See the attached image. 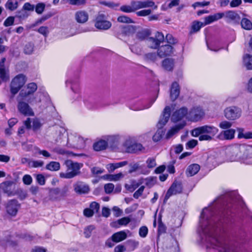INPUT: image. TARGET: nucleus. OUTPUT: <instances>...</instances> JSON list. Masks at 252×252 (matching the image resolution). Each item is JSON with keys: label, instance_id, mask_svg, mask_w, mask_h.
I'll return each instance as SVG.
<instances>
[{"label": "nucleus", "instance_id": "39", "mask_svg": "<svg viewBox=\"0 0 252 252\" xmlns=\"http://www.w3.org/2000/svg\"><path fill=\"white\" fill-rule=\"evenodd\" d=\"M164 134V131L162 128H158L153 136V140L155 142L159 141Z\"/></svg>", "mask_w": 252, "mask_h": 252}, {"label": "nucleus", "instance_id": "44", "mask_svg": "<svg viewBox=\"0 0 252 252\" xmlns=\"http://www.w3.org/2000/svg\"><path fill=\"white\" fill-rule=\"evenodd\" d=\"M29 164L31 167L37 168L42 167L44 162L42 160H32L29 162Z\"/></svg>", "mask_w": 252, "mask_h": 252}, {"label": "nucleus", "instance_id": "22", "mask_svg": "<svg viewBox=\"0 0 252 252\" xmlns=\"http://www.w3.org/2000/svg\"><path fill=\"white\" fill-rule=\"evenodd\" d=\"M235 132L232 128L222 131L219 135V138L221 140H232L234 138Z\"/></svg>", "mask_w": 252, "mask_h": 252}, {"label": "nucleus", "instance_id": "46", "mask_svg": "<svg viewBox=\"0 0 252 252\" xmlns=\"http://www.w3.org/2000/svg\"><path fill=\"white\" fill-rule=\"evenodd\" d=\"M117 20L118 22L124 23H133L132 20L129 17L122 15L118 17Z\"/></svg>", "mask_w": 252, "mask_h": 252}, {"label": "nucleus", "instance_id": "27", "mask_svg": "<svg viewBox=\"0 0 252 252\" xmlns=\"http://www.w3.org/2000/svg\"><path fill=\"white\" fill-rule=\"evenodd\" d=\"M127 237V234L124 231H120L114 233L111 238L115 243H119L124 240Z\"/></svg>", "mask_w": 252, "mask_h": 252}, {"label": "nucleus", "instance_id": "63", "mask_svg": "<svg viewBox=\"0 0 252 252\" xmlns=\"http://www.w3.org/2000/svg\"><path fill=\"white\" fill-rule=\"evenodd\" d=\"M104 170L99 167H94L91 168V172L94 175H97L103 173Z\"/></svg>", "mask_w": 252, "mask_h": 252}, {"label": "nucleus", "instance_id": "15", "mask_svg": "<svg viewBox=\"0 0 252 252\" xmlns=\"http://www.w3.org/2000/svg\"><path fill=\"white\" fill-rule=\"evenodd\" d=\"M171 114V109L169 106H166L164 109L162 115L157 124L158 128H162L169 120Z\"/></svg>", "mask_w": 252, "mask_h": 252}, {"label": "nucleus", "instance_id": "45", "mask_svg": "<svg viewBox=\"0 0 252 252\" xmlns=\"http://www.w3.org/2000/svg\"><path fill=\"white\" fill-rule=\"evenodd\" d=\"M34 45L32 43H27L24 48V53L26 54L30 55L33 51Z\"/></svg>", "mask_w": 252, "mask_h": 252}, {"label": "nucleus", "instance_id": "55", "mask_svg": "<svg viewBox=\"0 0 252 252\" xmlns=\"http://www.w3.org/2000/svg\"><path fill=\"white\" fill-rule=\"evenodd\" d=\"M105 192L107 194H110L113 191L114 189V185L112 183L106 184L104 187Z\"/></svg>", "mask_w": 252, "mask_h": 252}, {"label": "nucleus", "instance_id": "64", "mask_svg": "<svg viewBox=\"0 0 252 252\" xmlns=\"http://www.w3.org/2000/svg\"><path fill=\"white\" fill-rule=\"evenodd\" d=\"M14 22V18L10 16L8 17L4 22L3 25L5 27H8L13 24Z\"/></svg>", "mask_w": 252, "mask_h": 252}, {"label": "nucleus", "instance_id": "23", "mask_svg": "<svg viewBox=\"0 0 252 252\" xmlns=\"http://www.w3.org/2000/svg\"><path fill=\"white\" fill-rule=\"evenodd\" d=\"M241 159L252 158V146L240 145Z\"/></svg>", "mask_w": 252, "mask_h": 252}, {"label": "nucleus", "instance_id": "4", "mask_svg": "<svg viewBox=\"0 0 252 252\" xmlns=\"http://www.w3.org/2000/svg\"><path fill=\"white\" fill-rule=\"evenodd\" d=\"M64 164L66 168V172L60 173L61 177L71 179L80 174V170L83 166L82 164L73 162L71 160H65Z\"/></svg>", "mask_w": 252, "mask_h": 252}, {"label": "nucleus", "instance_id": "21", "mask_svg": "<svg viewBox=\"0 0 252 252\" xmlns=\"http://www.w3.org/2000/svg\"><path fill=\"white\" fill-rule=\"evenodd\" d=\"M187 109L183 107L174 112L171 117V120L174 122H177L182 120L185 116H187Z\"/></svg>", "mask_w": 252, "mask_h": 252}, {"label": "nucleus", "instance_id": "43", "mask_svg": "<svg viewBox=\"0 0 252 252\" xmlns=\"http://www.w3.org/2000/svg\"><path fill=\"white\" fill-rule=\"evenodd\" d=\"M141 183L142 182H133L131 185L126 184L125 185V188L128 191L133 192L135 189H136L138 187L140 186Z\"/></svg>", "mask_w": 252, "mask_h": 252}, {"label": "nucleus", "instance_id": "58", "mask_svg": "<svg viewBox=\"0 0 252 252\" xmlns=\"http://www.w3.org/2000/svg\"><path fill=\"white\" fill-rule=\"evenodd\" d=\"M23 182L24 184L26 185H30L32 182V179L30 175H25L22 179Z\"/></svg>", "mask_w": 252, "mask_h": 252}, {"label": "nucleus", "instance_id": "9", "mask_svg": "<svg viewBox=\"0 0 252 252\" xmlns=\"http://www.w3.org/2000/svg\"><path fill=\"white\" fill-rule=\"evenodd\" d=\"M242 110L240 108L231 106L226 107L224 110L225 117L228 120L234 121L239 119L242 115Z\"/></svg>", "mask_w": 252, "mask_h": 252}, {"label": "nucleus", "instance_id": "20", "mask_svg": "<svg viewBox=\"0 0 252 252\" xmlns=\"http://www.w3.org/2000/svg\"><path fill=\"white\" fill-rule=\"evenodd\" d=\"M106 140L107 146L111 148L116 147L121 139V137L118 135H107L104 137Z\"/></svg>", "mask_w": 252, "mask_h": 252}, {"label": "nucleus", "instance_id": "11", "mask_svg": "<svg viewBox=\"0 0 252 252\" xmlns=\"http://www.w3.org/2000/svg\"><path fill=\"white\" fill-rule=\"evenodd\" d=\"M164 37L161 32H156L154 37L147 38V42L149 46L153 49H157L160 44L163 42Z\"/></svg>", "mask_w": 252, "mask_h": 252}, {"label": "nucleus", "instance_id": "14", "mask_svg": "<svg viewBox=\"0 0 252 252\" xmlns=\"http://www.w3.org/2000/svg\"><path fill=\"white\" fill-rule=\"evenodd\" d=\"M73 187L75 192L79 194H87L90 191L89 186L82 181H77L73 184Z\"/></svg>", "mask_w": 252, "mask_h": 252}, {"label": "nucleus", "instance_id": "19", "mask_svg": "<svg viewBox=\"0 0 252 252\" xmlns=\"http://www.w3.org/2000/svg\"><path fill=\"white\" fill-rule=\"evenodd\" d=\"M19 208V204L18 201L15 200H11L7 203L6 211L9 215L12 216H15L18 212Z\"/></svg>", "mask_w": 252, "mask_h": 252}, {"label": "nucleus", "instance_id": "48", "mask_svg": "<svg viewBox=\"0 0 252 252\" xmlns=\"http://www.w3.org/2000/svg\"><path fill=\"white\" fill-rule=\"evenodd\" d=\"M0 77L3 81H7L9 79V76L5 68H0Z\"/></svg>", "mask_w": 252, "mask_h": 252}, {"label": "nucleus", "instance_id": "40", "mask_svg": "<svg viewBox=\"0 0 252 252\" xmlns=\"http://www.w3.org/2000/svg\"><path fill=\"white\" fill-rule=\"evenodd\" d=\"M29 13L23 8L17 12L16 17L21 20H23L27 18L29 16Z\"/></svg>", "mask_w": 252, "mask_h": 252}, {"label": "nucleus", "instance_id": "31", "mask_svg": "<svg viewBox=\"0 0 252 252\" xmlns=\"http://www.w3.org/2000/svg\"><path fill=\"white\" fill-rule=\"evenodd\" d=\"M124 177V175L120 172L116 174H107L103 176V178L110 181H118Z\"/></svg>", "mask_w": 252, "mask_h": 252}, {"label": "nucleus", "instance_id": "36", "mask_svg": "<svg viewBox=\"0 0 252 252\" xmlns=\"http://www.w3.org/2000/svg\"><path fill=\"white\" fill-rule=\"evenodd\" d=\"M143 149V147L141 144L135 143L134 141L131 147L129 148L128 150V153H136L138 151H141Z\"/></svg>", "mask_w": 252, "mask_h": 252}, {"label": "nucleus", "instance_id": "49", "mask_svg": "<svg viewBox=\"0 0 252 252\" xmlns=\"http://www.w3.org/2000/svg\"><path fill=\"white\" fill-rule=\"evenodd\" d=\"M95 229L94 225H90L84 229V234L86 238L90 237L92 231Z\"/></svg>", "mask_w": 252, "mask_h": 252}, {"label": "nucleus", "instance_id": "57", "mask_svg": "<svg viewBox=\"0 0 252 252\" xmlns=\"http://www.w3.org/2000/svg\"><path fill=\"white\" fill-rule=\"evenodd\" d=\"M148 232V229L145 226H143L139 228V234L141 237L145 238L146 237Z\"/></svg>", "mask_w": 252, "mask_h": 252}, {"label": "nucleus", "instance_id": "34", "mask_svg": "<svg viewBox=\"0 0 252 252\" xmlns=\"http://www.w3.org/2000/svg\"><path fill=\"white\" fill-rule=\"evenodd\" d=\"M18 1L17 0H8L5 6L7 9L13 11L18 7Z\"/></svg>", "mask_w": 252, "mask_h": 252}, {"label": "nucleus", "instance_id": "5", "mask_svg": "<svg viewBox=\"0 0 252 252\" xmlns=\"http://www.w3.org/2000/svg\"><path fill=\"white\" fill-rule=\"evenodd\" d=\"M227 160L230 161H238L241 159L240 145H235L228 147L226 150Z\"/></svg>", "mask_w": 252, "mask_h": 252}, {"label": "nucleus", "instance_id": "60", "mask_svg": "<svg viewBox=\"0 0 252 252\" xmlns=\"http://www.w3.org/2000/svg\"><path fill=\"white\" fill-rule=\"evenodd\" d=\"M144 189L145 187L144 186H141L134 193L133 197L138 199L142 194Z\"/></svg>", "mask_w": 252, "mask_h": 252}, {"label": "nucleus", "instance_id": "30", "mask_svg": "<svg viewBox=\"0 0 252 252\" xmlns=\"http://www.w3.org/2000/svg\"><path fill=\"white\" fill-rule=\"evenodd\" d=\"M243 65L248 70H252V55L246 54L244 56Z\"/></svg>", "mask_w": 252, "mask_h": 252}, {"label": "nucleus", "instance_id": "51", "mask_svg": "<svg viewBox=\"0 0 252 252\" xmlns=\"http://www.w3.org/2000/svg\"><path fill=\"white\" fill-rule=\"evenodd\" d=\"M148 35V32L146 30H142L136 33V38L140 40H143Z\"/></svg>", "mask_w": 252, "mask_h": 252}, {"label": "nucleus", "instance_id": "10", "mask_svg": "<svg viewBox=\"0 0 252 252\" xmlns=\"http://www.w3.org/2000/svg\"><path fill=\"white\" fill-rule=\"evenodd\" d=\"M26 98L20 95H18L17 100L18 101L17 108L19 111L25 116H32L34 113L29 104L24 102Z\"/></svg>", "mask_w": 252, "mask_h": 252}, {"label": "nucleus", "instance_id": "54", "mask_svg": "<svg viewBox=\"0 0 252 252\" xmlns=\"http://www.w3.org/2000/svg\"><path fill=\"white\" fill-rule=\"evenodd\" d=\"M198 144V141L195 139H191L186 144V148L187 149H193Z\"/></svg>", "mask_w": 252, "mask_h": 252}, {"label": "nucleus", "instance_id": "38", "mask_svg": "<svg viewBox=\"0 0 252 252\" xmlns=\"http://www.w3.org/2000/svg\"><path fill=\"white\" fill-rule=\"evenodd\" d=\"M242 27L247 30L252 29V23L250 20L247 18H243L241 22Z\"/></svg>", "mask_w": 252, "mask_h": 252}, {"label": "nucleus", "instance_id": "53", "mask_svg": "<svg viewBox=\"0 0 252 252\" xmlns=\"http://www.w3.org/2000/svg\"><path fill=\"white\" fill-rule=\"evenodd\" d=\"M130 221L131 219L129 217H124L118 220L117 222L120 225H126L130 222Z\"/></svg>", "mask_w": 252, "mask_h": 252}, {"label": "nucleus", "instance_id": "18", "mask_svg": "<svg viewBox=\"0 0 252 252\" xmlns=\"http://www.w3.org/2000/svg\"><path fill=\"white\" fill-rule=\"evenodd\" d=\"M173 53V48L172 46L166 44L160 46L158 50V54L160 58L171 56Z\"/></svg>", "mask_w": 252, "mask_h": 252}, {"label": "nucleus", "instance_id": "25", "mask_svg": "<svg viewBox=\"0 0 252 252\" xmlns=\"http://www.w3.org/2000/svg\"><path fill=\"white\" fill-rule=\"evenodd\" d=\"M180 94V89L179 84L175 82L172 83L171 91L170 97L172 101L176 100Z\"/></svg>", "mask_w": 252, "mask_h": 252}, {"label": "nucleus", "instance_id": "62", "mask_svg": "<svg viewBox=\"0 0 252 252\" xmlns=\"http://www.w3.org/2000/svg\"><path fill=\"white\" fill-rule=\"evenodd\" d=\"M99 204L96 202H93L90 205V209H91L94 213H97L99 209Z\"/></svg>", "mask_w": 252, "mask_h": 252}, {"label": "nucleus", "instance_id": "59", "mask_svg": "<svg viewBox=\"0 0 252 252\" xmlns=\"http://www.w3.org/2000/svg\"><path fill=\"white\" fill-rule=\"evenodd\" d=\"M231 126L232 124L227 121H223L219 124V126L222 129L229 128Z\"/></svg>", "mask_w": 252, "mask_h": 252}, {"label": "nucleus", "instance_id": "37", "mask_svg": "<svg viewBox=\"0 0 252 252\" xmlns=\"http://www.w3.org/2000/svg\"><path fill=\"white\" fill-rule=\"evenodd\" d=\"M134 140L131 137L127 138L123 144V150L128 153L129 148H131Z\"/></svg>", "mask_w": 252, "mask_h": 252}, {"label": "nucleus", "instance_id": "7", "mask_svg": "<svg viewBox=\"0 0 252 252\" xmlns=\"http://www.w3.org/2000/svg\"><path fill=\"white\" fill-rule=\"evenodd\" d=\"M85 143L84 139L76 133L70 134L68 136L67 145L68 147L81 149L85 146Z\"/></svg>", "mask_w": 252, "mask_h": 252}, {"label": "nucleus", "instance_id": "2", "mask_svg": "<svg viewBox=\"0 0 252 252\" xmlns=\"http://www.w3.org/2000/svg\"><path fill=\"white\" fill-rule=\"evenodd\" d=\"M218 131V128L214 126L205 125L192 129L191 134L193 137H198L200 141H210Z\"/></svg>", "mask_w": 252, "mask_h": 252}, {"label": "nucleus", "instance_id": "52", "mask_svg": "<svg viewBox=\"0 0 252 252\" xmlns=\"http://www.w3.org/2000/svg\"><path fill=\"white\" fill-rule=\"evenodd\" d=\"M120 10L126 13H131L133 12V9L132 7V4L130 2V5H124L120 7Z\"/></svg>", "mask_w": 252, "mask_h": 252}, {"label": "nucleus", "instance_id": "35", "mask_svg": "<svg viewBox=\"0 0 252 252\" xmlns=\"http://www.w3.org/2000/svg\"><path fill=\"white\" fill-rule=\"evenodd\" d=\"M46 168L50 171H58L60 168V164L58 162L51 161L46 165Z\"/></svg>", "mask_w": 252, "mask_h": 252}, {"label": "nucleus", "instance_id": "29", "mask_svg": "<svg viewBox=\"0 0 252 252\" xmlns=\"http://www.w3.org/2000/svg\"><path fill=\"white\" fill-rule=\"evenodd\" d=\"M107 147L106 140L104 138L103 139H101L94 143L93 146L94 149L96 151H100L105 150Z\"/></svg>", "mask_w": 252, "mask_h": 252}, {"label": "nucleus", "instance_id": "33", "mask_svg": "<svg viewBox=\"0 0 252 252\" xmlns=\"http://www.w3.org/2000/svg\"><path fill=\"white\" fill-rule=\"evenodd\" d=\"M207 16L204 18V22L202 23L198 21H194L192 23L191 26V30L193 32H198L200 28L204 26L207 25L208 24H206V18Z\"/></svg>", "mask_w": 252, "mask_h": 252}, {"label": "nucleus", "instance_id": "47", "mask_svg": "<svg viewBox=\"0 0 252 252\" xmlns=\"http://www.w3.org/2000/svg\"><path fill=\"white\" fill-rule=\"evenodd\" d=\"M34 8L35 12L38 14H41L45 9V4L44 3L40 2L37 3Z\"/></svg>", "mask_w": 252, "mask_h": 252}, {"label": "nucleus", "instance_id": "26", "mask_svg": "<svg viewBox=\"0 0 252 252\" xmlns=\"http://www.w3.org/2000/svg\"><path fill=\"white\" fill-rule=\"evenodd\" d=\"M88 14L84 11H79L75 13V19L77 22L84 23L88 20Z\"/></svg>", "mask_w": 252, "mask_h": 252}, {"label": "nucleus", "instance_id": "13", "mask_svg": "<svg viewBox=\"0 0 252 252\" xmlns=\"http://www.w3.org/2000/svg\"><path fill=\"white\" fill-rule=\"evenodd\" d=\"M131 3L134 12L139 9L151 7L154 6H155V9L157 8V6L155 5V2L151 0H146L144 1L132 0L131 1Z\"/></svg>", "mask_w": 252, "mask_h": 252}, {"label": "nucleus", "instance_id": "56", "mask_svg": "<svg viewBox=\"0 0 252 252\" xmlns=\"http://www.w3.org/2000/svg\"><path fill=\"white\" fill-rule=\"evenodd\" d=\"M38 32L46 37L49 32L48 28L46 26L40 27L37 30Z\"/></svg>", "mask_w": 252, "mask_h": 252}, {"label": "nucleus", "instance_id": "16", "mask_svg": "<svg viewBox=\"0 0 252 252\" xmlns=\"http://www.w3.org/2000/svg\"><path fill=\"white\" fill-rule=\"evenodd\" d=\"M182 191V188L181 185L178 183H173L166 192L164 202L167 200L171 196L180 193Z\"/></svg>", "mask_w": 252, "mask_h": 252}, {"label": "nucleus", "instance_id": "50", "mask_svg": "<svg viewBox=\"0 0 252 252\" xmlns=\"http://www.w3.org/2000/svg\"><path fill=\"white\" fill-rule=\"evenodd\" d=\"M84 103L85 106L89 109L92 110L96 108L93 101L89 99H85L84 100Z\"/></svg>", "mask_w": 252, "mask_h": 252}, {"label": "nucleus", "instance_id": "41", "mask_svg": "<svg viewBox=\"0 0 252 252\" xmlns=\"http://www.w3.org/2000/svg\"><path fill=\"white\" fill-rule=\"evenodd\" d=\"M71 89L72 91L77 94L76 99L80 98L81 95L79 94V87L78 82H71Z\"/></svg>", "mask_w": 252, "mask_h": 252}, {"label": "nucleus", "instance_id": "24", "mask_svg": "<svg viewBox=\"0 0 252 252\" xmlns=\"http://www.w3.org/2000/svg\"><path fill=\"white\" fill-rule=\"evenodd\" d=\"M185 126V123L180 124L176 125L175 126L171 127L167 132L165 135V139H169L173 135L176 134L180 129H182Z\"/></svg>", "mask_w": 252, "mask_h": 252}, {"label": "nucleus", "instance_id": "1", "mask_svg": "<svg viewBox=\"0 0 252 252\" xmlns=\"http://www.w3.org/2000/svg\"><path fill=\"white\" fill-rule=\"evenodd\" d=\"M215 209L212 206L202 210L199 219L198 232L202 240L207 243V248L217 249L219 252H239L237 245L228 242L221 237H217L221 231V221L215 216Z\"/></svg>", "mask_w": 252, "mask_h": 252}, {"label": "nucleus", "instance_id": "61", "mask_svg": "<svg viewBox=\"0 0 252 252\" xmlns=\"http://www.w3.org/2000/svg\"><path fill=\"white\" fill-rule=\"evenodd\" d=\"M146 163L147 164V167L149 168H153L157 165L156 160L154 158H149Z\"/></svg>", "mask_w": 252, "mask_h": 252}, {"label": "nucleus", "instance_id": "28", "mask_svg": "<svg viewBox=\"0 0 252 252\" xmlns=\"http://www.w3.org/2000/svg\"><path fill=\"white\" fill-rule=\"evenodd\" d=\"M200 170V166L198 164H192L189 166L186 171L187 176H192L195 175Z\"/></svg>", "mask_w": 252, "mask_h": 252}, {"label": "nucleus", "instance_id": "3", "mask_svg": "<svg viewBox=\"0 0 252 252\" xmlns=\"http://www.w3.org/2000/svg\"><path fill=\"white\" fill-rule=\"evenodd\" d=\"M224 17L227 22H231L239 20V14L234 11L229 10L225 12H219L208 16L206 18V24H210L215 21Z\"/></svg>", "mask_w": 252, "mask_h": 252}, {"label": "nucleus", "instance_id": "12", "mask_svg": "<svg viewBox=\"0 0 252 252\" xmlns=\"http://www.w3.org/2000/svg\"><path fill=\"white\" fill-rule=\"evenodd\" d=\"M204 115V112L200 107H193L188 113L187 118L192 122H197L200 120Z\"/></svg>", "mask_w": 252, "mask_h": 252}, {"label": "nucleus", "instance_id": "6", "mask_svg": "<svg viewBox=\"0 0 252 252\" xmlns=\"http://www.w3.org/2000/svg\"><path fill=\"white\" fill-rule=\"evenodd\" d=\"M26 82V76L23 74H18L12 80L10 84V92L13 95L16 94Z\"/></svg>", "mask_w": 252, "mask_h": 252}, {"label": "nucleus", "instance_id": "32", "mask_svg": "<svg viewBox=\"0 0 252 252\" xmlns=\"http://www.w3.org/2000/svg\"><path fill=\"white\" fill-rule=\"evenodd\" d=\"M174 60L171 59H166L162 62V66L164 69L167 71H171L174 67Z\"/></svg>", "mask_w": 252, "mask_h": 252}, {"label": "nucleus", "instance_id": "8", "mask_svg": "<svg viewBox=\"0 0 252 252\" xmlns=\"http://www.w3.org/2000/svg\"><path fill=\"white\" fill-rule=\"evenodd\" d=\"M107 16L102 12H99L95 18V27L100 30H107L111 27V23L107 20Z\"/></svg>", "mask_w": 252, "mask_h": 252}, {"label": "nucleus", "instance_id": "42", "mask_svg": "<svg viewBox=\"0 0 252 252\" xmlns=\"http://www.w3.org/2000/svg\"><path fill=\"white\" fill-rule=\"evenodd\" d=\"M157 58L156 53H149L146 54L144 56V60L148 62H155Z\"/></svg>", "mask_w": 252, "mask_h": 252}, {"label": "nucleus", "instance_id": "17", "mask_svg": "<svg viewBox=\"0 0 252 252\" xmlns=\"http://www.w3.org/2000/svg\"><path fill=\"white\" fill-rule=\"evenodd\" d=\"M37 88V87L35 83H29L26 89L21 91L18 95L27 98L29 96L32 94L36 91Z\"/></svg>", "mask_w": 252, "mask_h": 252}]
</instances>
